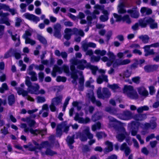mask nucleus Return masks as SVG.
Listing matches in <instances>:
<instances>
[{"label": "nucleus", "mask_w": 159, "mask_h": 159, "mask_svg": "<svg viewBox=\"0 0 159 159\" xmlns=\"http://www.w3.org/2000/svg\"><path fill=\"white\" fill-rule=\"evenodd\" d=\"M63 71L66 74L69 73V67L66 65H64L63 66Z\"/></svg>", "instance_id": "6e6d98bb"}, {"label": "nucleus", "mask_w": 159, "mask_h": 159, "mask_svg": "<svg viewBox=\"0 0 159 159\" xmlns=\"http://www.w3.org/2000/svg\"><path fill=\"white\" fill-rule=\"evenodd\" d=\"M90 121V119L88 117H86L85 119L80 117L78 122L80 123L86 124L89 122Z\"/></svg>", "instance_id": "2f4dec72"}, {"label": "nucleus", "mask_w": 159, "mask_h": 159, "mask_svg": "<svg viewBox=\"0 0 159 159\" xmlns=\"http://www.w3.org/2000/svg\"><path fill=\"white\" fill-rule=\"evenodd\" d=\"M108 55L109 57V59L112 60L115 59V56L112 52L109 51L108 52Z\"/></svg>", "instance_id": "3c124183"}, {"label": "nucleus", "mask_w": 159, "mask_h": 159, "mask_svg": "<svg viewBox=\"0 0 159 159\" xmlns=\"http://www.w3.org/2000/svg\"><path fill=\"white\" fill-rule=\"evenodd\" d=\"M55 154V152H53L52 150H46V154L48 155H52Z\"/></svg>", "instance_id": "774afa93"}, {"label": "nucleus", "mask_w": 159, "mask_h": 159, "mask_svg": "<svg viewBox=\"0 0 159 159\" xmlns=\"http://www.w3.org/2000/svg\"><path fill=\"white\" fill-rule=\"evenodd\" d=\"M158 67L157 65H147L144 67V69L146 72L149 73L157 70Z\"/></svg>", "instance_id": "2eb2a0df"}, {"label": "nucleus", "mask_w": 159, "mask_h": 159, "mask_svg": "<svg viewBox=\"0 0 159 159\" xmlns=\"http://www.w3.org/2000/svg\"><path fill=\"white\" fill-rule=\"evenodd\" d=\"M70 99V97H68L66 99L65 102L63 104V111L65 110L66 108V107L67 105L69 103V102Z\"/></svg>", "instance_id": "4c0bfd02"}, {"label": "nucleus", "mask_w": 159, "mask_h": 159, "mask_svg": "<svg viewBox=\"0 0 159 159\" xmlns=\"http://www.w3.org/2000/svg\"><path fill=\"white\" fill-rule=\"evenodd\" d=\"M24 38L25 39V43L26 44L30 43L32 45H33L35 43V42L34 41L31 39L29 38Z\"/></svg>", "instance_id": "e433bc0d"}, {"label": "nucleus", "mask_w": 159, "mask_h": 159, "mask_svg": "<svg viewBox=\"0 0 159 159\" xmlns=\"http://www.w3.org/2000/svg\"><path fill=\"white\" fill-rule=\"evenodd\" d=\"M25 84L28 87L27 90L28 93L32 94H38L39 93V86L37 84L36 86H35L32 85V83L30 81L29 79H26L25 80Z\"/></svg>", "instance_id": "7ed1b4c3"}, {"label": "nucleus", "mask_w": 159, "mask_h": 159, "mask_svg": "<svg viewBox=\"0 0 159 159\" xmlns=\"http://www.w3.org/2000/svg\"><path fill=\"white\" fill-rule=\"evenodd\" d=\"M32 141L34 145L38 146V149H42L43 148L46 149H50V148L51 146V144L48 141H42L40 144L38 143L35 140H33Z\"/></svg>", "instance_id": "6e6552de"}, {"label": "nucleus", "mask_w": 159, "mask_h": 159, "mask_svg": "<svg viewBox=\"0 0 159 159\" xmlns=\"http://www.w3.org/2000/svg\"><path fill=\"white\" fill-rule=\"evenodd\" d=\"M61 25L57 23L54 26V36L56 37L60 38L61 36Z\"/></svg>", "instance_id": "f8f14e48"}, {"label": "nucleus", "mask_w": 159, "mask_h": 159, "mask_svg": "<svg viewBox=\"0 0 159 159\" xmlns=\"http://www.w3.org/2000/svg\"><path fill=\"white\" fill-rule=\"evenodd\" d=\"M149 93L151 95H153L155 92L154 87L153 86H151L149 87Z\"/></svg>", "instance_id": "09e8293b"}, {"label": "nucleus", "mask_w": 159, "mask_h": 159, "mask_svg": "<svg viewBox=\"0 0 159 159\" xmlns=\"http://www.w3.org/2000/svg\"><path fill=\"white\" fill-rule=\"evenodd\" d=\"M7 32L10 35L11 39L13 41H15L17 40L18 42L15 44V46L16 47L18 46L20 43V36L18 35L17 34H15L14 35L13 34L12 32L10 30H8Z\"/></svg>", "instance_id": "ddd939ff"}, {"label": "nucleus", "mask_w": 159, "mask_h": 159, "mask_svg": "<svg viewBox=\"0 0 159 159\" xmlns=\"http://www.w3.org/2000/svg\"><path fill=\"white\" fill-rule=\"evenodd\" d=\"M15 50L12 48H10L9 50L7 51V52L4 54L3 58L4 59H7L13 55L14 52Z\"/></svg>", "instance_id": "b1692460"}, {"label": "nucleus", "mask_w": 159, "mask_h": 159, "mask_svg": "<svg viewBox=\"0 0 159 159\" xmlns=\"http://www.w3.org/2000/svg\"><path fill=\"white\" fill-rule=\"evenodd\" d=\"M30 132L31 134L34 135H37L38 134L40 133V131L39 130L37 129H34L32 128L30 129Z\"/></svg>", "instance_id": "a19ab883"}, {"label": "nucleus", "mask_w": 159, "mask_h": 159, "mask_svg": "<svg viewBox=\"0 0 159 159\" xmlns=\"http://www.w3.org/2000/svg\"><path fill=\"white\" fill-rule=\"evenodd\" d=\"M66 121L58 124L56 129V135L58 137H61L63 133L67 134L70 129V126L67 125Z\"/></svg>", "instance_id": "f257e3e1"}, {"label": "nucleus", "mask_w": 159, "mask_h": 159, "mask_svg": "<svg viewBox=\"0 0 159 159\" xmlns=\"http://www.w3.org/2000/svg\"><path fill=\"white\" fill-rule=\"evenodd\" d=\"M146 118V115L145 114H136L134 116V119L136 121H142Z\"/></svg>", "instance_id": "aec40b11"}, {"label": "nucleus", "mask_w": 159, "mask_h": 159, "mask_svg": "<svg viewBox=\"0 0 159 159\" xmlns=\"http://www.w3.org/2000/svg\"><path fill=\"white\" fill-rule=\"evenodd\" d=\"M109 121L110 122H115L116 123H118L119 124H120L121 123V122L118 120L114 118L113 117L111 116H109Z\"/></svg>", "instance_id": "c03bdc74"}, {"label": "nucleus", "mask_w": 159, "mask_h": 159, "mask_svg": "<svg viewBox=\"0 0 159 159\" xmlns=\"http://www.w3.org/2000/svg\"><path fill=\"white\" fill-rule=\"evenodd\" d=\"M63 98L62 95H60L58 96L53 98L52 100V102H53L56 105H59L61 103Z\"/></svg>", "instance_id": "412c9836"}, {"label": "nucleus", "mask_w": 159, "mask_h": 159, "mask_svg": "<svg viewBox=\"0 0 159 159\" xmlns=\"http://www.w3.org/2000/svg\"><path fill=\"white\" fill-rule=\"evenodd\" d=\"M123 116L125 118V120H130L133 117L132 113L128 110L125 111L123 112Z\"/></svg>", "instance_id": "5701e85b"}, {"label": "nucleus", "mask_w": 159, "mask_h": 159, "mask_svg": "<svg viewBox=\"0 0 159 159\" xmlns=\"http://www.w3.org/2000/svg\"><path fill=\"white\" fill-rule=\"evenodd\" d=\"M1 133L3 134L4 135H5L6 134H8L9 133V132L7 128L5 127H4L3 129H1Z\"/></svg>", "instance_id": "603ef678"}, {"label": "nucleus", "mask_w": 159, "mask_h": 159, "mask_svg": "<svg viewBox=\"0 0 159 159\" xmlns=\"http://www.w3.org/2000/svg\"><path fill=\"white\" fill-rule=\"evenodd\" d=\"M9 90L8 87L6 83H3L0 87V93H3L6 91Z\"/></svg>", "instance_id": "c756f323"}, {"label": "nucleus", "mask_w": 159, "mask_h": 159, "mask_svg": "<svg viewBox=\"0 0 159 159\" xmlns=\"http://www.w3.org/2000/svg\"><path fill=\"white\" fill-rule=\"evenodd\" d=\"M27 120L28 121V123L30 127H33L34 125L36 123L34 120H31L29 118H27Z\"/></svg>", "instance_id": "58836bf2"}, {"label": "nucleus", "mask_w": 159, "mask_h": 159, "mask_svg": "<svg viewBox=\"0 0 159 159\" xmlns=\"http://www.w3.org/2000/svg\"><path fill=\"white\" fill-rule=\"evenodd\" d=\"M114 128L116 130L119 131V130H121V131H122L123 130L125 131V128L121 126H120L118 125H116L114 126Z\"/></svg>", "instance_id": "8fccbe9b"}, {"label": "nucleus", "mask_w": 159, "mask_h": 159, "mask_svg": "<svg viewBox=\"0 0 159 159\" xmlns=\"http://www.w3.org/2000/svg\"><path fill=\"white\" fill-rule=\"evenodd\" d=\"M150 47L157 48L159 47V42H157L150 45H147L144 46V51L145 53L144 56L147 57L149 55H154L155 52L153 49H150Z\"/></svg>", "instance_id": "39448f33"}, {"label": "nucleus", "mask_w": 159, "mask_h": 159, "mask_svg": "<svg viewBox=\"0 0 159 159\" xmlns=\"http://www.w3.org/2000/svg\"><path fill=\"white\" fill-rule=\"evenodd\" d=\"M35 68L40 70H44V66L43 64H40L39 66L36 65L35 66Z\"/></svg>", "instance_id": "680f3d73"}, {"label": "nucleus", "mask_w": 159, "mask_h": 159, "mask_svg": "<svg viewBox=\"0 0 159 159\" xmlns=\"http://www.w3.org/2000/svg\"><path fill=\"white\" fill-rule=\"evenodd\" d=\"M98 97L99 98L104 99L109 98L111 95L110 92L107 88H104L101 92V90L98 89L97 91Z\"/></svg>", "instance_id": "423d86ee"}, {"label": "nucleus", "mask_w": 159, "mask_h": 159, "mask_svg": "<svg viewBox=\"0 0 159 159\" xmlns=\"http://www.w3.org/2000/svg\"><path fill=\"white\" fill-rule=\"evenodd\" d=\"M94 7L96 9L101 10L102 11L103 10H106L104 9V6H101V5L98 4L95 5L94 6Z\"/></svg>", "instance_id": "13d9d810"}, {"label": "nucleus", "mask_w": 159, "mask_h": 159, "mask_svg": "<svg viewBox=\"0 0 159 159\" xmlns=\"http://www.w3.org/2000/svg\"><path fill=\"white\" fill-rule=\"evenodd\" d=\"M7 100L8 104L10 106H12L15 102L14 95L11 94L9 95L8 97Z\"/></svg>", "instance_id": "a878e982"}, {"label": "nucleus", "mask_w": 159, "mask_h": 159, "mask_svg": "<svg viewBox=\"0 0 159 159\" xmlns=\"http://www.w3.org/2000/svg\"><path fill=\"white\" fill-rule=\"evenodd\" d=\"M16 90L19 95H22L23 97L28 96V92L27 91L24 90L20 87L17 88Z\"/></svg>", "instance_id": "393cba45"}, {"label": "nucleus", "mask_w": 159, "mask_h": 159, "mask_svg": "<svg viewBox=\"0 0 159 159\" xmlns=\"http://www.w3.org/2000/svg\"><path fill=\"white\" fill-rule=\"evenodd\" d=\"M67 80L66 78L64 76H58L56 78V81L57 82H65Z\"/></svg>", "instance_id": "f704fd0d"}, {"label": "nucleus", "mask_w": 159, "mask_h": 159, "mask_svg": "<svg viewBox=\"0 0 159 159\" xmlns=\"http://www.w3.org/2000/svg\"><path fill=\"white\" fill-rule=\"evenodd\" d=\"M37 39L39 42L43 44L46 45L47 43V41L45 38L43 36L39 34L37 35Z\"/></svg>", "instance_id": "c85d7f7f"}, {"label": "nucleus", "mask_w": 159, "mask_h": 159, "mask_svg": "<svg viewBox=\"0 0 159 159\" xmlns=\"http://www.w3.org/2000/svg\"><path fill=\"white\" fill-rule=\"evenodd\" d=\"M46 101L45 98L43 97L38 96L37 97V101L38 102L43 103L44 102Z\"/></svg>", "instance_id": "4d7b16f0"}, {"label": "nucleus", "mask_w": 159, "mask_h": 159, "mask_svg": "<svg viewBox=\"0 0 159 159\" xmlns=\"http://www.w3.org/2000/svg\"><path fill=\"white\" fill-rule=\"evenodd\" d=\"M91 16H88L87 17V20L88 21V24L91 25L92 24V21L93 19Z\"/></svg>", "instance_id": "338daca9"}, {"label": "nucleus", "mask_w": 159, "mask_h": 159, "mask_svg": "<svg viewBox=\"0 0 159 159\" xmlns=\"http://www.w3.org/2000/svg\"><path fill=\"white\" fill-rule=\"evenodd\" d=\"M24 16L26 19L30 20H32L36 23L40 21L39 17L33 14H30L29 13H25L24 14Z\"/></svg>", "instance_id": "9b49d317"}, {"label": "nucleus", "mask_w": 159, "mask_h": 159, "mask_svg": "<svg viewBox=\"0 0 159 159\" xmlns=\"http://www.w3.org/2000/svg\"><path fill=\"white\" fill-rule=\"evenodd\" d=\"M125 5L124 3L122 2L120 3L118 6V12L120 14H123L126 12V9H125Z\"/></svg>", "instance_id": "4be33fe9"}, {"label": "nucleus", "mask_w": 159, "mask_h": 159, "mask_svg": "<svg viewBox=\"0 0 159 159\" xmlns=\"http://www.w3.org/2000/svg\"><path fill=\"white\" fill-rule=\"evenodd\" d=\"M13 55L14 56L15 58L17 60L20 59L21 57L20 54L16 52V50H15L14 52Z\"/></svg>", "instance_id": "49530a36"}, {"label": "nucleus", "mask_w": 159, "mask_h": 159, "mask_svg": "<svg viewBox=\"0 0 159 159\" xmlns=\"http://www.w3.org/2000/svg\"><path fill=\"white\" fill-rule=\"evenodd\" d=\"M121 131L122 133L118 134L117 136L118 141L120 142L123 141L125 139L126 136H129L130 134V133L127 132L125 129V131L123 130Z\"/></svg>", "instance_id": "4468645a"}, {"label": "nucleus", "mask_w": 159, "mask_h": 159, "mask_svg": "<svg viewBox=\"0 0 159 159\" xmlns=\"http://www.w3.org/2000/svg\"><path fill=\"white\" fill-rule=\"evenodd\" d=\"M139 38L142 40L144 44L148 43L149 39L148 36L147 35H141L139 36Z\"/></svg>", "instance_id": "7c9ffc66"}, {"label": "nucleus", "mask_w": 159, "mask_h": 159, "mask_svg": "<svg viewBox=\"0 0 159 159\" xmlns=\"http://www.w3.org/2000/svg\"><path fill=\"white\" fill-rule=\"evenodd\" d=\"M104 81L108 82V80L107 75H102L101 76H99L97 80V83L99 84H101Z\"/></svg>", "instance_id": "6ab92c4d"}, {"label": "nucleus", "mask_w": 159, "mask_h": 159, "mask_svg": "<svg viewBox=\"0 0 159 159\" xmlns=\"http://www.w3.org/2000/svg\"><path fill=\"white\" fill-rule=\"evenodd\" d=\"M130 60L129 59H125L121 61L120 63V65H125L129 64L130 62Z\"/></svg>", "instance_id": "052dcab7"}, {"label": "nucleus", "mask_w": 159, "mask_h": 159, "mask_svg": "<svg viewBox=\"0 0 159 159\" xmlns=\"http://www.w3.org/2000/svg\"><path fill=\"white\" fill-rule=\"evenodd\" d=\"M138 93L139 94L143 96H147L148 95V91L144 89L143 90H142L141 89H139L138 90Z\"/></svg>", "instance_id": "72a5a7b5"}, {"label": "nucleus", "mask_w": 159, "mask_h": 159, "mask_svg": "<svg viewBox=\"0 0 159 159\" xmlns=\"http://www.w3.org/2000/svg\"><path fill=\"white\" fill-rule=\"evenodd\" d=\"M103 15H101L100 16L99 18L100 20L102 22L107 21L109 19V12L107 10H103L102 12Z\"/></svg>", "instance_id": "dca6fc26"}, {"label": "nucleus", "mask_w": 159, "mask_h": 159, "mask_svg": "<svg viewBox=\"0 0 159 159\" xmlns=\"http://www.w3.org/2000/svg\"><path fill=\"white\" fill-rule=\"evenodd\" d=\"M131 75V72L128 70H127L123 74V78H129L130 76Z\"/></svg>", "instance_id": "37998d69"}, {"label": "nucleus", "mask_w": 159, "mask_h": 159, "mask_svg": "<svg viewBox=\"0 0 159 159\" xmlns=\"http://www.w3.org/2000/svg\"><path fill=\"white\" fill-rule=\"evenodd\" d=\"M87 63V61L84 59L78 60L76 59H74L72 61V65L75 66L78 65L77 67V68L81 70H83L85 68V66L84 64H86Z\"/></svg>", "instance_id": "0eeeda50"}, {"label": "nucleus", "mask_w": 159, "mask_h": 159, "mask_svg": "<svg viewBox=\"0 0 159 159\" xmlns=\"http://www.w3.org/2000/svg\"><path fill=\"white\" fill-rule=\"evenodd\" d=\"M77 136L81 141H85L87 140L88 139H92L93 138V134L90 133L89 128H87L82 132L79 133Z\"/></svg>", "instance_id": "f03ea898"}, {"label": "nucleus", "mask_w": 159, "mask_h": 159, "mask_svg": "<svg viewBox=\"0 0 159 159\" xmlns=\"http://www.w3.org/2000/svg\"><path fill=\"white\" fill-rule=\"evenodd\" d=\"M85 68H89L92 71V73L94 75H96L97 70L98 69V68L97 66L92 65L90 63H88L86 64Z\"/></svg>", "instance_id": "a211bd4d"}, {"label": "nucleus", "mask_w": 159, "mask_h": 159, "mask_svg": "<svg viewBox=\"0 0 159 159\" xmlns=\"http://www.w3.org/2000/svg\"><path fill=\"white\" fill-rule=\"evenodd\" d=\"M135 125L136 124L134 123L131 126V134L133 136L136 135L138 132V126H136Z\"/></svg>", "instance_id": "bb28decb"}, {"label": "nucleus", "mask_w": 159, "mask_h": 159, "mask_svg": "<svg viewBox=\"0 0 159 159\" xmlns=\"http://www.w3.org/2000/svg\"><path fill=\"white\" fill-rule=\"evenodd\" d=\"M150 17H144L142 19H140L139 20V25L142 28H146L149 23L152 21L150 19Z\"/></svg>", "instance_id": "9d476101"}, {"label": "nucleus", "mask_w": 159, "mask_h": 159, "mask_svg": "<svg viewBox=\"0 0 159 159\" xmlns=\"http://www.w3.org/2000/svg\"><path fill=\"white\" fill-rule=\"evenodd\" d=\"M31 33L28 30L25 31V34L22 36L23 38H28V36H31Z\"/></svg>", "instance_id": "5fc2aeb1"}, {"label": "nucleus", "mask_w": 159, "mask_h": 159, "mask_svg": "<svg viewBox=\"0 0 159 159\" xmlns=\"http://www.w3.org/2000/svg\"><path fill=\"white\" fill-rule=\"evenodd\" d=\"M128 13L129 14L130 16L134 18H138L139 16V13L138 10L136 6H134L132 9H128L127 11Z\"/></svg>", "instance_id": "1a4fd4ad"}, {"label": "nucleus", "mask_w": 159, "mask_h": 159, "mask_svg": "<svg viewBox=\"0 0 159 159\" xmlns=\"http://www.w3.org/2000/svg\"><path fill=\"white\" fill-rule=\"evenodd\" d=\"M150 19L151 20V22L149 23L148 25H150V27L152 29H153L158 28V24L157 22H155V20L152 18L150 17Z\"/></svg>", "instance_id": "cd10ccee"}, {"label": "nucleus", "mask_w": 159, "mask_h": 159, "mask_svg": "<svg viewBox=\"0 0 159 159\" xmlns=\"http://www.w3.org/2000/svg\"><path fill=\"white\" fill-rule=\"evenodd\" d=\"M141 152L145 155L154 156L157 154V150H142Z\"/></svg>", "instance_id": "f3484780"}, {"label": "nucleus", "mask_w": 159, "mask_h": 159, "mask_svg": "<svg viewBox=\"0 0 159 159\" xmlns=\"http://www.w3.org/2000/svg\"><path fill=\"white\" fill-rule=\"evenodd\" d=\"M105 144L106 147L104 149H113V144L112 142L107 140L105 141Z\"/></svg>", "instance_id": "473e14b6"}, {"label": "nucleus", "mask_w": 159, "mask_h": 159, "mask_svg": "<svg viewBox=\"0 0 159 159\" xmlns=\"http://www.w3.org/2000/svg\"><path fill=\"white\" fill-rule=\"evenodd\" d=\"M89 98L90 99L91 101L93 103H95L96 101V98L94 96L93 94L91 96H89Z\"/></svg>", "instance_id": "69168bd1"}, {"label": "nucleus", "mask_w": 159, "mask_h": 159, "mask_svg": "<svg viewBox=\"0 0 159 159\" xmlns=\"http://www.w3.org/2000/svg\"><path fill=\"white\" fill-rule=\"evenodd\" d=\"M39 79L40 82L43 81L44 78V74L43 72H39L38 74Z\"/></svg>", "instance_id": "a18cd8bd"}, {"label": "nucleus", "mask_w": 159, "mask_h": 159, "mask_svg": "<svg viewBox=\"0 0 159 159\" xmlns=\"http://www.w3.org/2000/svg\"><path fill=\"white\" fill-rule=\"evenodd\" d=\"M140 78L139 76L134 77L132 78L131 80L133 82L136 84H139L140 82Z\"/></svg>", "instance_id": "c9c22d12"}, {"label": "nucleus", "mask_w": 159, "mask_h": 159, "mask_svg": "<svg viewBox=\"0 0 159 159\" xmlns=\"http://www.w3.org/2000/svg\"><path fill=\"white\" fill-rule=\"evenodd\" d=\"M28 145L29 146V149H38V146H34L32 143L31 142H29L28 143Z\"/></svg>", "instance_id": "bf43d9fd"}, {"label": "nucleus", "mask_w": 159, "mask_h": 159, "mask_svg": "<svg viewBox=\"0 0 159 159\" xmlns=\"http://www.w3.org/2000/svg\"><path fill=\"white\" fill-rule=\"evenodd\" d=\"M77 71L72 72L71 73V77L72 79H77L78 78V76L77 74Z\"/></svg>", "instance_id": "e2e57ef3"}, {"label": "nucleus", "mask_w": 159, "mask_h": 159, "mask_svg": "<svg viewBox=\"0 0 159 159\" xmlns=\"http://www.w3.org/2000/svg\"><path fill=\"white\" fill-rule=\"evenodd\" d=\"M55 104L53 102H51V104L49 106L50 110L52 112H54L56 110V107L55 106Z\"/></svg>", "instance_id": "de8ad7c7"}, {"label": "nucleus", "mask_w": 159, "mask_h": 159, "mask_svg": "<svg viewBox=\"0 0 159 159\" xmlns=\"http://www.w3.org/2000/svg\"><path fill=\"white\" fill-rule=\"evenodd\" d=\"M54 70L56 71L57 72L61 73L63 71V67H61L57 66L55 65L54 67Z\"/></svg>", "instance_id": "79ce46f5"}, {"label": "nucleus", "mask_w": 159, "mask_h": 159, "mask_svg": "<svg viewBox=\"0 0 159 159\" xmlns=\"http://www.w3.org/2000/svg\"><path fill=\"white\" fill-rule=\"evenodd\" d=\"M22 21L19 18H17L16 21L15 22V26L16 27H19L20 25V23Z\"/></svg>", "instance_id": "0e129e2a"}, {"label": "nucleus", "mask_w": 159, "mask_h": 159, "mask_svg": "<svg viewBox=\"0 0 159 159\" xmlns=\"http://www.w3.org/2000/svg\"><path fill=\"white\" fill-rule=\"evenodd\" d=\"M108 87L113 90H115L119 88L118 84H110Z\"/></svg>", "instance_id": "ea45409f"}, {"label": "nucleus", "mask_w": 159, "mask_h": 159, "mask_svg": "<svg viewBox=\"0 0 159 159\" xmlns=\"http://www.w3.org/2000/svg\"><path fill=\"white\" fill-rule=\"evenodd\" d=\"M4 26L0 25V37L1 38L4 33Z\"/></svg>", "instance_id": "864d4df0"}, {"label": "nucleus", "mask_w": 159, "mask_h": 159, "mask_svg": "<svg viewBox=\"0 0 159 159\" xmlns=\"http://www.w3.org/2000/svg\"><path fill=\"white\" fill-rule=\"evenodd\" d=\"M124 91L127 92V96L132 99H137L138 98V95L137 92L134 91V88L131 85H125Z\"/></svg>", "instance_id": "20e7f679"}]
</instances>
